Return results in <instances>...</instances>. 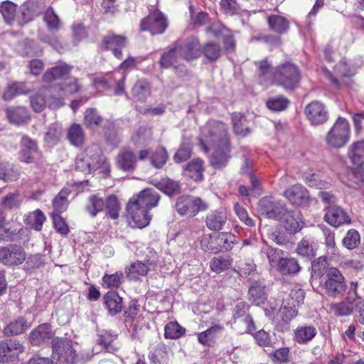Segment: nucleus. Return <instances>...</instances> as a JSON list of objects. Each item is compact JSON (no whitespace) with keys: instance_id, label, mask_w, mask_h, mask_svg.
I'll return each mask as SVG.
<instances>
[{"instance_id":"f257e3e1","label":"nucleus","mask_w":364,"mask_h":364,"mask_svg":"<svg viewBox=\"0 0 364 364\" xmlns=\"http://www.w3.org/2000/svg\"><path fill=\"white\" fill-rule=\"evenodd\" d=\"M200 145L205 152L213 149L210 157V164L215 169L225 167L230 158V142L228 137V129L220 122L210 121L202 129V136L199 139Z\"/></svg>"},{"instance_id":"f03ea898","label":"nucleus","mask_w":364,"mask_h":364,"mask_svg":"<svg viewBox=\"0 0 364 364\" xmlns=\"http://www.w3.org/2000/svg\"><path fill=\"white\" fill-rule=\"evenodd\" d=\"M0 14L7 25L22 27L38 16L40 11L33 1H26L19 7L11 1H4L0 3Z\"/></svg>"},{"instance_id":"7ed1b4c3","label":"nucleus","mask_w":364,"mask_h":364,"mask_svg":"<svg viewBox=\"0 0 364 364\" xmlns=\"http://www.w3.org/2000/svg\"><path fill=\"white\" fill-rule=\"evenodd\" d=\"M75 168L85 174L92 173L95 171L105 175L111 172L110 165L106 158L99 153L97 146L87 148L78 155L75 160Z\"/></svg>"},{"instance_id":"20e7f679","label":"nucleus","mask_w":364,"mask_h":364,"mask_svg":"<svg viewBox=\"0 0 364 364\" xmlns=\"http://www.w3.org/2000/svg\"><path fill=\"white\" fill-rule=\"evenodd\" d=\"M350 128L348 120L338 117L326 136V144L331 148L344 146L350 139Z\"/></svg>"},{"instance_id":"39448f33","label":"nucleus","mask_w":364,"mask_h":364,"mask_svg":"<svg viewBox=\"0 0 364 364\" xmlns=\"http://www.w3.org/2000/svg\"><path fill=\"white\" fill-rule=\"evenodd\" d=\"M300 80V71L294 64L284 63L275 68L274 81L285 89L295 88Z\"/></svg>"},{"instance_id":"423d86ee","label":"nucleus","mask_w":364,"mask_h":364,"mask_svg":"<svg viewBox=\"0 0 364 364\" xmlns=\"http://www.w3.org/2000/svg\"><path fill=\"white\" fill-rule=\"evenodd\" d=\"M53 358L60 364H73L77 358L73 342L66 338L56 337L52 340Z\"/></svg>"},{"instance_id":"0eeeda50","label":"nucleus","mask_w":364,"mask_h":364,"mask_svg":"<svg viewBox=\"0 0 364 364\" xmlns=\"http://www.w3.org/2000/svg\"><path fill=\"white\" fill-rule=\"evenodd\" d=\"M57 87H44L38 93L31 97V105L33 110L40 112L48 106L51 109H56L63 105V99L53 95Z\"/></svg>"},{"instance_id":"6e6552de","label":"nucleus","mask_w":364,"mask_h":364,"mask_svg":"<svg viewBox=\"0 0 364 364\" xmlns=\"http://www.w3.org/2000/svg\"><path fill=\"white\" fill-rule=\"evenodd\" d=\"M175 206L177 212L181 215L187 217H193L200 211L206 210L209 207L206 201L193 196L178 197Z\"/></svg>"},{"instance_id":"1a4fd4ad","label":"nucleus","mask_w":364,"mask_h":364,"mask_svg":"<svg viewBox=\"0 0 364 364\" xmlns=\"http://www.w3.org/2000/svg\"><path fill=\"white\" fill-rule=\"evenodd\" d=\"M323 287L326 294L333 297L342 296L347 289L345 277L336 267L326 270Z\"/></svg>"},{"instance_id":"9d476101","label":"nucleus","mask_w":364,"mask_h":364,"mask_svg":"<svg viewBox=\"0 0 364 364\" xmlns=\"http://www.w3.org/2000/svg\"><path fill=\"white\" fill-rule=\"evenodd\" d=\"M106 210V216L114 218V195L109 194L105 197L99 193L92 195L88 198V203L86 205V210L91 217L95 218L98 213Z\"/></svg>"},{"instance_id":"9b49d317","label":"nucleus","mask_w":364,"mask_h":364,"mask_svg":"<svg viewBox=\"0 0 364 364\" xmlns=\"http://www.w3.org/2000/svg\"><path fill=\"white\" fill-rule=\"evenodd\" d=\"M26 259V253L23 247L10 244L0 247V263L13 267L21 264Z\"/></svg>"},{"instance_id":"f8f14e48","label":"nucleus","mask_w":364,"mask_h":364,"mask_svg":"<svg viewBox=\"0 0 364 364\" xmlns=\"http://www.w3.org/2000/svg\"><path fill=\"white\" fill-rule=\"evenodd\" d=\"M258 209L266 218L280 221L287 208L283 202L266 196L259 200Z\"/></svg>"},{"instance_id":"ddd939ff","label":"nucleus","mask_w":364,"mask_h":364,"mask_svg":"<svg viewBox=\"0 0 364 364\" xmlns=\"http://www.w3.org/2000/svg\"><path fill=\"white\" fill-rule=\"evenodd\" d=\"M181 58L191 61L198 59L201 55V49L199 39L191 36L184 41H178L175 43Z\"/></svg>"},{"instance_id":"4468645a","label":"nucleus","mask_w":364,"mask_h":364,"mask_svg":"<svg viewBox=\"0 0 364 364\" xmlns=\"http://www.w3.org/2000/svg\"><path fill=\"white\" fill-rule=\"evenodd\" d=\"M167 26V20L159 11L150 13L140 23L141 31H148L152 35L163 33Z\"/></svg>"},{"instance_id":"2eb2a0df","label":"nucleus","mask_w":364,"mask_h":364,"mask_svg":"<svg viewBox=\"0 0 364 364\" xmlns=\"http://www.w3.org/2000/svg\"><path fill=\"white\" fill-rule=\"evenodd\" d=\"M306 119L313 126L323 124L328 119V111L324 104L314 100L309 103L304 109Z\"/></svg>"},{"instance_id":"dca6fc26","label":"nucleus","mask_w":364,"mask_h":364,"mask_svg":"<svg viewBox=\"0 0 364 364\" xmlns=\"http://www.w3.org/2000/svg\"><path fill=\"white\" fill-rule=\"evenodd\" d=\"M25 350L23 343L16 339H6L0 342V363L13 361Z\"/></svg>"},{"instance_id":"f3484780","label":"nucleus","mask_w":364,"mask_h":364,"mask_svg":"<svg viewBox=\"0 0 364 364\" xmlns=\"http://www.w3.org/2000/svg\"><path fill=\"white\" fill-rule=\"evenodd\" d=\"M127 211L132 218L129 225L134 228H143L147 226L152 218L146 208H143L129 201L127 205Z\"/></svg>"},{"instance_id":"a211bd4d","label":"nucleus","mask_w":364,"mask_h":364,"mask_svg":"<svg viewBox=\"0 0 364 364\" xmlns=\"http://www.w3.org/2000/svg\"><path fill=\"white\" fill-rule=\"evenodd\" d=\"M159 198V194L154 189L146 188L134 196L129 201L149 210L157 205Z\"/></svg>"},{"instance_id":"6ab92c4d","label":"nucleus","mask_w":364,"mask_h":364,"mask_svg":"<svg viewBox=\"0 0 364 364\" xmlns=\"http://www.w3.org/2000/svg\"><path fill=\"white\" fill-rule=\"evenodd\" d=\"M53 335L50 325L46 323H43L31 331L29 334V341L32 346H46L49 343Z\"/></svg>"},{"instance_id":"aec40b11","label":"nucleus","mask_w":364,"mask_h":364,"mask_svg":"<svg viewBox=\"0 0 364 364\" xmlns=\"http://www.w3.org/2000/svg\"><path fill=\"white\" fill-rule=\"evenodd\" d=\"M148 158L150 159L151 164L154 167L161 168L168 159V154L166 149L163 146L157 147L155 151L151 154L149 149H144L139 151V160H144Z\"/></svg>"},{"instance_id":"412c9836","label":"nucleus","mask_w":364,"mask_h":364,"mask_svg":"<svg viewBox=\"0 0 364 364\" xmlns=\"http://www.w3.org/2000/svg\"><path fill=\"white\" fill-rule=\"evenodd\" d=\"M290 233L299 232L303 226L301 213L299 210L289 211L287 209L279 221Z\"/></svg>"},{"instance_id":"4be33fe9","label":"nucleus","mask_w":364,"mask_h":364,"mask_svg":"<svg viewBox=\"0 0 364 364\" xmlns=\"http://www.w3.org/2000/svg\"><path fill=\"white\" fill-rule=\"evenodd\" d=\"M317 334V329L313 325L299 326L294 330L293 339L299 345H306L311 341Z\"/></svg>"},{"instance_id":"5701e85b","label":"nucleus","mask_w":364,"mask_h":364,"mask_svg":"<svg viewBox=\"0 0 364 364\" xmlns=\"http://www.w3.org/2000/svg\"><path fill=\"white\" fill-rule=\"evenodd\" d=\"M284 196L291 203L297 205L306 203L309 199L308 191L301 185L296 184L284 192Z\"/></svg>"},{"instance_id":"b1692460","label":"nucleus","mask_w":364,"mask_h":364,"mask_svg":"<svg viewBox=\"0 0 364 364\" xmlns=\"http://www.w3.org/2000/svg\"><path fill=\"white\" fill-rule=\"evenodd\" d=\"M324 218L328 223L334 227L350 223L348 215L338 206L329 207Z\"/></svg>"},{"instance_id":"393cba45","label":"nucleus","mask_w":364,"mask_h":364,"mask_svg":"<svg viewBox=\"0 0 364 364\" xmlns=\"http://www.w3.org/2000/svg\"><path fill=\"white\" fill-rule=\"evenodd\" d=\"M66 139L75 147L82 146L86 139L83 127L79 124H72L67 129Z\"/></svg>"},{"instance_id":"a878e982","label":"nucleus","mask_w":364,"mask_h":364,"mask_svg":"<svg viewBox=\"0 0 364 364\" xmlns=\"http://www.w3.org/2000/svg\"><path fill=\"white\" fill-rule=\"evenodd\" d=\"M227 213L224 209H219L208 214L205 220L207 227L211 230H220L227 223Z\"/></svg>"},{"instance_id":"bb28decb","label":"nucleus","mask_w":364,"mask_h":364,"mask_svg":"<svg viewBox=\"0 0 364 364\" xmlns=\"http://www.w3.org/2000/svg\"><path fill=\"white\" fill-rule=\"evenodd\" d=\"M180 58L178 49L176 48V45L174 43L173 47L163 53L161 55L159 60L160 66L165 69L173 67L176 71H178L180 67V65L178 64Z\"/></svg>"},{"instance_id":"cd10ccee","label":"nucleus","mask_w":364,"mask_h":364,"mask_svg":"<svg viewBox=\"0 0 364 364\" xmlns=\"http://www.w3.org/2000/svg\"><path fill=\"white\" fill-rule=\"evenodd\" d=\"M71 67L66 63H60L58 65L48 70L43 76L45 82H51L53 80L67 77L70 72Z\"/></svg>"},{"instance_id":"c85d7f7f","label":"nucleus","mask_w":364,"mask_h":364,"mask_svg":"<svg viewBox=\"0 0 364 364\" xmlns=\"http://www.w3.org/2000/svg\"><path fill=\"white\" fill-rule=\"evenodd\" d=\"M208 33H213L215 37L223 36V44L226 50L231 52L235 49V41L228 31L220 24H213L207 28Z\"/></svg>"},{"instance_id":"c756f323","label":"nucleus","mask_w":364,"mask_h":364,"mask_svg":"<svg viewBox=\"0 0 364 364\" xmlns=\"http://www.w3.org/2000/svg\"><path fill=\"white\" fill-rule=\"evenodd\" d=\"M30 327L28 322L23 317H20L11 321L3 329L5 336H13L23 333Z\"/></svg>"},{"instance_id":"7c9ffc66","label":"nucleus","mask_w":364,"mask_h":364,"mask_svg":"<svg viewBox=\"0 0 364 364\" xmlns=\"http://www.w3.org/2000/svg\"><path fill=\"white\" fill-rule=\"evenodd\" d=\"M255 65L257 67V75L261 82L274 81L275 69H273L272 64L267 59L256 62Z\"/></svg>"},{"instance_id":"2f4dec72","label":"nucleus","mask_w":364,"mask_h":364,"mask_svg":"<svg viewBox=\"0 0 364 364\" xmlns=\"http://www.w3.org/2000/svg\"><path fill=\"white\" fill-rule=\"evenodd\" d=\"M30 92V88L26 83L23 82H16L9 84L4 92L3 98L6 101H10L14 97L20 95H26Z\"/></svg>"},{"instance_id":"473e14b6","label":"nucleus","mask_w":364,"mask_h":364,"mask_svg":"<svg viewBox=\"0 0 364 364\" xmlns=\"http://www.w3.org/2000/svg\"><path fill=\"white\" fill-rule=\"evenodd\" d=\"M249 299L255 304L260 305L267 299L265 287L259 282H254L249 289Z\"/></svg>"},{"instance_id":"72a5a7b5","label":"nucleus","mask_w":364,"mask_h":364,"mask_svg":"<svg viewBox=\"0 0 364 364\" xmlns=\"http://www.w3.org/2000/svg\"><path fill=\"white\" fill-rule=\"evenodd\" d=\"M136 65V60L134 58H128L125 59L117 68V72L122 75V80H119L117 87H115V94L119 95L124 92V80L127 72H129L134 68Z\"/></svg>"},{"instance_id":"f704fd0d","label":"nucleus","mask_w":364,"mask_h":364,"mask_svg":"<svg viewBox=\"0 0 364 364\" xmlns=\"http://www.w3.org/2000/svg\"><path fill=\"white\" fill-rule=\"evenodd\" d=\"M186 174L195 181H199L203 177V161L200 159H195L188 163L186 167Z\"/></svg>"},{"instance_id":"c9c22d12","label":"nucleus","mask_w":364,"mask_h":364,"mask_svg":"<svg viewBox=\"0 0 364 364\" xmlns=\"http://www.w3.org/2000/svg\"><path fill=\"white\" fill-rule=\"evenodd\" d=\"M300 269L298 261L294 258L282 257L277 265V269L284 275L296 274Z\"/></svg>"},{"instance_id":"e433bc0d","label":"nucleus","mask_w":364,"mask_h":364,"mask_svg":"<svg viewBox=\"0 0 364 364\" xmlns=\"http://www.w3.org/2000/svg\"><path fill=\"white\" fill-rule=\"evenodd\" d=\"M70 193L69 188H63L53 200V211L52 213L60 214L65 211L68 207V196Z\"/></svg>"},{"instance_id":"4c0bfd02","label":"nucleus","mask_w":364,"mask_h":364,"mask_svg":"<svg viewBox=\"0 0 364 364\" xmlns=\"http://www.w3.org/2000/svg\"><path fill=\"white\" fill-rule=\"evenodd\" d=\"M267 23L269 29L279 34L287 32L289 28V21L279 15L269 16L267 18Z\"/></svg>"},{"instance_id":"58836bf2","label":"nucleus","mask_w":364,"mask_h":364,"mask_svg":"<svg viewBox=\"0 0 364 364\" xmlns=\"http://www.w3.org/2000/svg\"><path fill=\"white\" fill-rule=\"evenodd\" d=\"M201 55L210 62L216 61L221 55L222 49L220 44L213 41H208L203 44Z\"/></svg>"},{"instance_id":"ea45409f","label":"nucleus","mask_w":364,"mask_h":364,"mask_svg":"<svg viewBox=\"0 0 364 364\" xmlns=\"http://www.w3.org/2000/svg\"><path fill=\"white\" fill-rule=\"evenodd\" d=\"M45 220L46 216L40 209L29 213L24 218L25 223L37 231L41 230Z\"/></svg>"},{"instance_id":"a19ab883","label":"nucleus","mask_w":364,"mask_h":364,"mask_svg":"<svg viewBox=\"0 0 364 364\" xmlns=\"http://www.w3.org/2000/svg\"><path fill=\"white\" fill-rule=\"evenodd\" d=\"M6 116L11 123L16 124L24 123L29 119L28 112L23 107L8 108Z\"/></svg>"},{"instance_id":"79ce46f5","label":"nucleus","mask_w":364,"mask_h":364,"mask_svg":"<svg viewBox=\"0 0 364 364\" xmlns=\"http://www.w3.org/2000/svg\"><path fill=\"white\" fill-rule=\"evenodd\" d=\"M232 122L233 130L236 134L245 136L250 132L248 123L244 114L240 112L233 113Z\"/></svg>"},{"instance_id":"37998d69","label":"nucleus","mask_w":364,"mask_h":364,"mask_svg":"<svg viewBox=\"0 0 364 364\" xmlns=\"http://www.w3.org/2000/svg\"><path fill=\"white\" fill-rule=\"evenodd\" d=\"M317 250V245L314 241L303 238L296 247L297 253L304 257L312 258L315 257Z\"/></svg>"},{"instance_id":"c03bdc74","label":"nucleus","mask_w":364,"mask_h":364,"mask_svg":"<svg viewBox=\"0 0 364 364\" xmlns=\"http://www.w3.org/2000/svg\"><path fill=\"white\" fill-rule=\"evenodd\" d=\"M62 136V127L58 124H50L45 133L44 140L48 146L57 144Z\"/></svg>"},{"instance_id":"a18cd8bd","label":"nucleus","mask_w":364,"mask_h":364,"mask_svg":"<svg viewBox=\"0 0 364 364\" xmlns=\"http://www.w3.org/2000/svg\"><path fill=\"white\" fill-rule=\"evenodd\" d=\"M232 264V259L230 256L215 257L210 262V269L218 274L228 269Z\"/></svg>"},{"instance_id":"49530a36","label":"nucleus","mask_w":364,"mask_h":364,"mask_svg":"<svg viewBox=\"0 0 364 364\" xmlns=\"http://www.w3.org/2000/svg\"><path fill=\"white\" fill-rule=\"evenodd\" d=\"M134 97L139 101L144 102L150 95V85L146 80H138L132 88Z\"/></svg>"},{"instance_id":"de8ad7c7","label":"nucleus","mask_w":364,"mask_h":364,"mask_svg":"<svg viewBox=\"0 0 364 364\" xmlns=\"http://www.w3.org/2000/svg\"><path fill=\"white\" fill-rule=\"evenodd\" d=\"M136 161L135 156L133 152L130 151H124L119 154L117 157V164L119 167L124 171L134 169Z\"/></svg>"},{"instance_id":"09e8293b","label":"nucleus","mask_w":364,"mask_h":364,"mask_svg":"<svg viewBox=\"0 0 364 364\" xmlns=\"http://www.w3.org/2000/svg\"><path fill=\"white\" fill-rule=\"evenodd\" d=\"M348 156L355 164H359L364 159V141H358L350 145Z\"/></svg>"},{"instance_id":"8fccbe9b","label":"nucleus","mask_w":364,"mask_h":364,"mask_svg":"<svg viewBox=\"0 0 364 364\" xmlns=\"http://www.w3.org/2000/svg\"><path fill=\"white\" fill-rule=\"evenodd\" d=\"M233 325L235 329L240 333H252L255 330L252 318L250 315L234 321Z\"/></svg>"},{"instance_id":"3c124183","label":"nucleus","mask_w":364,"mask_h":364,"mask_svg":"<svg viewBox=\"0 0 364 364\" xmlns=\"http://www.w3.org/2000/svg\"><path fill=\"white\" fill-rule=\"evenodd\" d=\"M222 328V326L220 325H215L198 333V342L204 346H210V343L213 341L217 334L221 331Z\"/></svg>"},{"instance_id":"603ef678","label":"nucleus","mask_w":364,"mask_h":364,"mask_svg":"<svg viewBox=\"0 0 364 364\" xmlns=\"http://www.w3.org/2000/svg\"><path fill=\"white\" fill-rule=\"evenodd\" d=\"M323 234L324 236V244L327 247L328 253L332 255V258L338 257L339 253L338 252V249L336 247L334 232L328 228H323Z\"/></svg>"},{"instance_id":"864d4df0","label":"nucleus","mask_w":364,"mask_h":364,"mask_svg":"<svg viewBox=\"0 0 364 364\" xmlns=\"http://www.w3.org/2000/svg\"><path fill=\"white\" fill-rule=\"evenodd\" d=\"M185 328L177 322H168L164 327V336L169 339H177L185 333Z\"/></svg>"},{"instance_id":"5fc2aeb1","label":"nucleus","mask_w":364,"mask_h":364,"mask_svg":"<svg viewBox=\"0 0 364 364\" xmlns=\"http://www.w3.org/2000/svg\"><path fill=\"white\" fill-rule=\"evenodd\" d=\"M77 81V79L75 77L65 79V81L62 83L58 88L60 92L58 97L63 99V96H67L77 92L79 90V85Z\"/></svg>"},{"instance_id":"6e6d98bb","label":"nucleus","mask_w":364,"mask_h":364,"mask_svg":"<svg viewBox=\"0 0 364 364\" xmlns=\"http://www.w3.org/2000/svg\"><path fill=\"white\" fill-rule=\"evenodd\" d=\"M305 294L304 290L300 288H293L288 297L284 301L287 302L288 305H292L294 307L299 306L301 304H303L304 300Z\"/></svg>"},{"instance_id":"4d7b16f0","label":"nucleus","mask_w":364,"mask_h":364,"mask_svg":"<svg viewBox=\"0 0 364 364\" xmlns=\"http://www.w3.org/2000/svg\"><path fill=\"white\" fill-rule=\"evenodd\" d=\"M360 242V234L354 229L349 230L342 241L343 245L348 250H353L357 247Z\"/></svg>"},{"instance_id":"13d9d810","label":"nucleus","mask_w":364,"mask_h":364,"mask_svg":"<svg viewBox=\"0 0 364 364\" xmlns=\"http://www.w3.org/2000/svg\"><path fill=\"white\" fill-rule=\"evenodd\" d=\"M21 203L18 193H9L1 198V205L6 209L18 208Z\"/></svg>"},{"instance_id":"bf43d9fd","label":"nucleus","mask_w":364,"mask_h":364,"mask_svg":"<svg viewBox=\"0 0 364 364\" xmlns=\"http://www.w3.org/2000/svg\"><path fill=\"white\" fill-rule=\"evenodd\" d=\"M262 252L264 253L272 267H276L280 259H282L283 251L269 246H264L262 248Z\"/></svg>"},{"instance_id":"052dcab7","label":"nucleus","mask_w":364,"mask_h":364,"mask_svg":"<svg viewBox=\"0 0 364 364\" xmlns=\"http://www.w3.org/2000/svg\"><path fill=\"white\" fill-rule=\"evenodd\" d=\"M85 124L90 129H94L102 121L95 109H87L85 114Z\"/></svg>"},{"instance_id":"680f3d73","label":"nucleus","mask_w":364,"mask_h":364,"mask_svg":"<svg viewBox=\"0 0 364 364\" xmlns=\"http://www.w3.org/2000/svg\"><path fill=\"white\" fill-rule=\"evenodd\" d=\"M158 188L166 194L171 196L179 191L180 186L177 181L166 178L159 183Z\"/></svg>"},{"instance_id":"e2e57ef3","label":"nucleus","mask_w":364,"mask_h":364,"mask_svg":"<svg viewBox=\"0 0 364 364\" xmlns=\"http://www.w3.org/2000/svg\"><path fill=\"white\" fill-rule=\"evenodd\" d=\"M331 311L337 316H346L352 314L353 306L343 301L331 305Z\"/></svg>"},{"instance_id":"0e129e2a","label":"nucleus","mask_w":364,"mask_h":364,"mask_svg":"<svg viewBox=\"0 0 364 364\" xmlns=\"http://www.w3.org/2000/svg\"><path fill=\"white\" fill-rule=\"evenodd\" d=\"M43 18L50 30L58 31L59 29L60 26V20L52 8H48L46 10Z\"/></svg>"},{"instance_id":"69168bd1","label":"nucleus","mask_w":364,"mask_h":364,"mask_svg":"<svg viewBox=\"0 0 364 364\" xmlns=\"http://www.w3.org/2000/svg\"><path fill=\"white\" fill-rule=\"evenodd\" d=\"M297 314L296 307L292 305H288L287 302L283 301L282 306L280 307L278 316H279L284 321H291Z\"/></svg>"},{"instance_id":"338daca9","label":"nucleus","mask_w":364,"mask_h":364,"mask_svg":"<svg viewBox=\"0 0 364 364\" xmlns=\"http://www.w3.org/2000/svg\"><path fill=\"white\" fill-rule=\"evenodd\" d=\"M151 263L144 264L141 262H136L133 263L129 268V276L132 278H135L137 276H145L149 271V265Z\"/></svg>"},{"instance_id":"774afa93","label":"nucleus","mask_w":364,"mask_h":364,"mask_svg":"<svg viewBox=\"0 0 364 364\" xmlns=\"http://www.w3.org/2000/svg\"><path fill=\"white\" fill-rule=\"evenodd\" d=\"M289 105V100L284 97H277L269 99L267 102V106L269 109L273 111L284 110Z\"/></svg>"}]
</instances>
